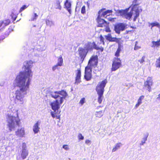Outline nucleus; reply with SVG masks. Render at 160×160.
<instances>
[{
  "label": "nucleus",
  "mask_w": 160,
  "mask_h": 160,
  "mask_svg": "<svg viewBox=\"0 0 160 160\" xmlns=\"http://www.w3.org/2000/svg\"><path fill=\"white\" fill-rule=\"evenodd\" d=\"M10 22V21L9 19L0 21V31H2L5 27L9 25Z\"/></svg>",
  "instance_id": "nucleus-15"
},
{
  "label": "nucleus",
  "mask_w": 160,
  "mask_h": 160,
  "mask_svg": "<svg viewBox=\"0 0 160 160\" xmlns=\"http://www.w3.org/2000/svg\"><path fill=\"white\" fill-rule=\"evenodd\" d=\"M46 49L45 45H43L40 49V50L41 51H44Z\"/></svg>",
  "instance_id": "nucleus-45"
},
{
  "label": "nucleus",
  "mask_w": 160,
  "mask_h": 160,
  "mask_svg": "<svg viewBox=\"0 0 160 160\" xmlns=\"http://www.w3.org/2000/svg\"><path fill=\"white\" fill-rule=\"evenodd\" d=\"M15 135L18 137L22 138L24 137L25 131L24 128H18L15 132Z\"/></svg>",
  "instance_id": "nucleus-13"
},
{
  "label": "nucleus",
  "mask_w": 160,
  "mask_h": 160,
  "mask_svg": "<svg viewBox=\"0 0 160 160\" xmlns=\"http://www.w3.org/2000/svg\"><path fill=\"white\" fill-rule=\"evenodd\" d=\"M63 63V59L62 56L60 55L58 59V62L57 64L59 65V67H61L62 66Z\"/></svg>",
  "instance_id": "nucleus-24"
},
{
  "label": "nucleus",
  "mask_w": 160,
  "mask_h": 160,
  "mask_svg": "<svg viewBox=\"0 0 160 160\" xmlns=\"http://www.w3.org/2000/svg\"><path fill=\"white\" fill-rule=\"evenodd\" d=\"M16 10L15 9H13L12 11V14L11 15L12 18L14 19V20H15L17 18V13L15 12Z\"/></svg>",
  "instance_id": "nucleus-27"
},
{
  "label": "nucleus",
  "mask_w": 160,
  "mask_h": 160,
  "mask_svg": "<svg viewBox=\"0 0 160 160\" xmlns=\"http://www.w3.org/2000/svg\"><path fill=\"white\" fill-rule=\"evenodd\" d=\"M157 99L158 100L160 101V93L158 95V97L157 98Z\"/></svg>",
  "instance_id": "nucleus-46"
},
{
  "label": "nucleus",
  "mask_w": 160,
  "mask_h": 160,
  "mask_svg": "<svg viewBox=\"0 0 160 160\" xmlns=\"http://www.w3.org/2000/svg\"><path fill=\"white\" fill-rule=\"evenodd\" d=\"M98 62V58L97 56L92 57L89 60L88 65L85 68L84 78L86 80L89 81L91 79L92 68L96 67L97 65Z\"/></svg>",
  "instance_id": "nucleus-5"
},
{
  "label": "nucleus",
  "mask_w": 160,
  "mask_h": 160,
  "mask_svg": "<svg viewBox=\"0 0 160 160\" xmlns=\"http://www.w3.org/2000/svg\"><path fill=\"white\" fill-rule=\"evenodd\" d=\"M85 143L89 145L91 143V142L90 140H87L85 141Z\"/></svg>",
  "instance_id": "nucleus-44"
},
{
  "label": "nucleus",
  "mask_w": 160,
  "mask_h": 160,
  "mask_svg": "<svg viewBox=\"0 0 160 160\" xmlns=\"http://www.w3.org/2000/svg\"><path fill=\"white\" fill-rule=\"evenodd\" d=\"M105 37L107 40L110 42L115 41L117 39L116 38H112L110 34H108L107 35L105 36Z\"/></svg>",
  "instance_id": "nucleus-23"
},
{
  "label": "nucleus",
  "mask_w": 160,
  "mask_h": 160,
  "mask_svg": "<svg viewBox=\"0 0 160 160\" xmlns=\"http://www.w3.org/2000/svg\"><path fill=\"white\" fill-rule=\"evenodd\" d=\"M78 50L80 57L82 58H84L88 52L84 48H79Z\"/></svg>",
  "instance_id": "nucleus-16"
},
{
  "label": "nucleus",
  "mask_w": 160,
  "mask_h": 160,
  "mask_svg": "<svg viewBox=\"0 0 160 160\" xmlns=\"http://www.w3.org/2000/svg\"><path fill=\"white\" fill-rule=\"evenodd\" d=\"M28 155V152L25 149V146L24 147L23 146L21 155V158L17 157V160H23L26 158Z\"/></svg>",
  "instance_id": "nucleus-12"
},
{
  "label": "nucleus",
  "mask_w": 160,
  "mask_h": 160,
  "mask_svg": "<svg viewBox=\"0 0 160 160\" xmlns=\"http://www.w3.org/2000/svg\"><path fill=\"white\" fill-rule=\"evenodd\" d=\"M145 56L142 57L141 59H140L138 60V61L141 64L142 63L145 61Z\"/></svg>",
  "instance_id": "nucleus-33"
},
{
  "label": "nucleus",
  "mask_w": 160,
  "mask_h": 160,
  "mask_svg": "<svg viewBox=\"0 0 160 160\" xmlns=\"http://www.w3.org/2000/svg\"><path fill=\"white\" fill-rule=\"evenodd\" d=\"M148 26L151 27V29H152V28L154 27H156L160 29V25L159 23L157 22H155L152 23H148Z\"/></svg>",
  "instance_id": "nucleus-20"
},
{
  "label": "nucleus",
  "mask_w": 160,
  "mask_h": 160,
  "mask_svg": "<svg viewBox=\"0 0 160 160\" xmlns=\"http://www.w3.org/2000/svg\"><path fill=\"white\" fill-rule=\"evenodd\" d=\"M81 76V72L80 70H77V72L76 73V83L78 84L80 82V78Z\"/></svg>",
  "instance_id": "nucleus-19"
},
{
  "label": "nucleus",
  "mask_w": 160,
  "mask_h": 160,
  "mask_svg": "<svg viewBox=\"0 0 160 160\" xmlns=\"http://www.w3.org/2000/svg\"><path fill=\"white\" fill-rule=\"evenodd\" d=\"M71 2L68 0H67L65 3V8L68 11L70 14L71 13Z\"/></svg>",
  "instance_id": "nucleus-17"
},
{
  "label": "nucleus",
  "mask_w": 160,
  "mask_h": 160,
  "mask_svg": "<svg viewBox=\"0 0 160 160\" xmlns=\"http://www.w3.org/2000/svg\"><path fill=\"white\" fill-rule=\"evenodd\" d=\"M33 62L31 60L27 61L23 63L24 71L20 72L14 81L13 84L19 89L15 91V102L16 103L22 105L24 103L25 96L29 91V85L32 76L31 68Z\"/></svg>",
  "instance_id": "nucleus-1"
},
{
  "label": "nucleus",
  "mask_w": 160,
  "mask_h": 160,
  "mask_svg": "<svg viewBox=\"0 0 160 160\" xmlns=\"http://www.w3.org/2000/svg\"><path fill=\"white\" fill-rule=\"evenodd\" d=\"M40 123L41 121H38L33 125L32 128L34 134L37 133L39 131V129H40V128H39V126Z\"/></svg>",
  "instance_id": "nucleus-14"
},
{
  "label": "nucleus",
  "mask_w": 160,
  "mask_h": 160,
  "mask_svg": "<svg viewBox=\"0 0 160 160\" xmlns=\"http://www.w3.org/2000/svg\"><path fill=\"white\" fill-rule=\"evenodd\" d=\"M153 84L152 78L151 77L148 78L147 80L144 82V86L146 89L149 92L151 91V87Z\"/></svg>",
  "instance_id": "nucleus-10"
},
{
  "label": "nucleus",
  "mask_w": 160,
  "mask_h": 160,
  "mask_svg": "<svg viewBox=\"0 0 160 160\" xmlns=\"http://www.w3.org/2000/svg\"><path fill=\"white\" fill-rule=\"evenodd\" d=\"M81 12L82 13L84 14L86 12V9H85V6H83L81 9Z\"/></svg>",
  "instance_id": "nucleus-39"
},
{
  "label": "nucleus",
  "mask_w": 160,
  "mask_h": 160,
  "mask_svg": "<svg viewBox=\"0 0 160 160\" xmlns=\"http://www.w3.org/2000/svg\"><path fill=\"white\" fill-rule=\"evenodd\" d=\"M147 137L148 136L145 137L143 138L141 142V143H140V145H143V144L145 143L146 141L147 140Z\"/></svg>",
  "instance_id": "nucleus-32"
},
{
  "label": "nucleus",
  "mask_w": 160,
  "mask_h": 160,
  "mask_svg": "<svg viewBox=\"0 0 160 160\" xmlns=\"http://www.w3.org/2000/svg\"><path fill=\"white\" fill-rule=\"evenodd\" d=\"M85 102V98H83L81 99L79 103L81 105H82Z\"/></svg>",
  "instance_id": "nucleus-36"
},
{
  "label": "nucleus",
  "mask_w": 160,
  "mask_h": 160,
  "mask_svg": "<svg viewBox=\"0 0 160 160\" xmlns=\"http://www.w3.org/2000/svg\"><path fill=\"white\" fill-rule=\"evenodd\" d=\"M45 22L47 25L50 27L53 26L54 25V23L52 21H50L48 19H46Z\"/></svg>",
  "instance_id": "nucleus-26"
},
{
  "label": "nucleus",
  "mask_w": 160,
  "mask_h": 160,
  "mask_svg": "<svg viewBox=\"0 0 160 160\" xmlns=\"http://www.w3.org/2000/svg\"><path fill=\"white\" fill-rule=\"evenodd\" d=\"M160 46V39L156 42L152 41V42L151 47L152 48L159 47Z\"/></svg>",
  "instance_id": "nucleus-21"
},
{
  "label": "nucleus",
  "mask_w": 160,
  "mask_h": 160,
  "mask_svg": "<svg viewBox=\"0 0 160 160\" xmlns=\"http://www.w3.org/2000/svg\"><path fill=\"white\" fill-rule=\"evenodd\" d=\"M121 51V46L119 45L118 48V49L115 52V56L117 57H118L119 56V53Z\"/></svg>",
  "instance_id": "nucleus-29"
},
{
  "label": "nucleus",
  "mask_w": 160,
  "mask_h": 160,
  "mask_svg": "<svg viewBox=\"0 0 160 160\" xmlns=\"http://www.w3.org/2000/svg\"><path fill=\"white\" fill-rule=\"evenodd\" d=\"M38 16V15L34 13V15L32 16V17L31 18L30 21H34L36 20Z\"/></svg>",
  "instance_id": "nucleus-34"
},
{
  "label": "nucleus",
  "mask_w": 160,
  "mask_h": 160,
  "mask_svg": "<svg viewBox=\"0 0 160 160\" xmlns=\"http://www.w3.org/2000/svg\"><path fill=\"white\" fill-rule=\"evenodd\" d=\"M3 84H4L3 83H2V84H0V86H2L3 85Z\"/></svg>",
  "instance_id": "nucleus-47"
},
{
  "label": "nucleus",
  "mask_w": 160,
  "mask_h": 160,
  "mask_svg": "<svg viewBox=\"0 0 160 160\" xmlns=\"http://www.w3.org/2000/svg\"><path fill=\"white\" fill-rule=\"evenodd\" d=\"M28 6H27L26 5H23L22 7L19 10V12H22L23 10L26 9L28 8Z\"/></svg>",
  "instance_id": "nucleus-35"
},
{
  "label": "nucleus",
  "mask_w": 160,
  "mask_h": 160,
  "mask_svg": "<svg viewBox=\"0 0 160 160\" xmlns=\"http://www.w3.org/2000/svg\"><path fill=\"white\" fill-rule=\"evenodd\" d=\"M62 148L65 150H68L69 149V148L68 145H64L63 146Z\"/></svg>",
  "instance_id": "nucleus-42"
},
{
  "label": "nucleus",
  "mask_w": 160,
  "mask_h": 160,
  "mask_svg": "<svg viewBox=\"0 0 160 160\" xmlns=\"http://www.w3.org/2000/svg\"><path fill=\"white\" fill-rule=\"evenodd\" d=\"M51 95L52 98L56 99L55 101L51 102L50 104L52 109L54 111V112H51V115L53 118H56L58 119L59 118L60 115L57 114L55 112L59 108L60 105L62 103L64 99L67 96L68 94L66 91L62 90L52 92Z\"/></svg>",
  "instance_id": "nucleus-2"
},
{
  "label": "nucleus",
  "mask_w": 160,
  "mask_h": 160,
  "mask_svg": "<svg viewBox=\"0 0 160 160\" xmlns=\"http://www.w3.org/2000/svg\"><path fill=\"white\" fill-rule=\"evenodd\" d=\"M104 113V111H101L99 112H96L95 114L96 117L100 118L103 116Z\"/></svg>",
  "instance_id": "nucleus-25"
},
{
  "label": "nucleus",
  "mask_w": 160,
  "mask_h": 160,
  "mask_svg": "<svg viewBox=\"0 0 160 160\" xmlns=\"http://www.w3.org/2000/svg\"><path fill=\"white\" fill-rule=\"evenodd\" d=\"M121 65V61L120 59L118 58H115L113 60L112 64V70L115 71L119 68Z\"/></svg>",
  "instance_id": "nucleus-9"
},
{
  "label": "nucleus",
  "mask_w": 160,
  "mask_h": 160,
  "mask_svg": "<svg viewBox=\"0 0 160 160\" xmlns=\"http://www.w3.org/2000/svg\"><path fill=\"white\" fill-rule=\"evenodd\" d=\"M105 10V8L102 9L98 12V15L97 18L98 27H104L108 25V23L102 18H106L107 16L110 15V14L112 12V10L104 11Z\"/></svg>",
  "instance_id": "nucleus-6"
},
{
  "label": "nucleus",
  "mask_w": 160,
  "mask_h": 160,
  "mask_svg": "<svg viewBox=\"0 0 160 160\" xmlns=\"http://www.w3.org/2000/svg\"><path fill=\"white\" fill-rule=\"evenodd\" d=\"M108 25L106 27H104L105 28V31H106V32H110V28L108 27Z\"/></svg>",
  "instance_id": "nucleus-43"
},
{
  "label": "nucleus",
  "mask_w": 160,
  "mask_h": 160,
  "mask_svg": "<svg viewBox=\"0 0 160 160\" xmlns=\"http://www.w3.org/2000/svg\"><path fill=\"white\" fill-rule=\"evenodd\" d=\"M98 102L99 103H101L102 101L103 98V94H98Z\"/></svg>",
  "instance_id": "nucleus-28"
},
{
  "label": "nucleus",
  "mask_w": 160,
  "mask_h": 160,
  "mask_svg": "<svg viewBox=\"0 0 160 160\" xmlns=\"http://www.w3.org/2000/svg\"><path fill=\"white\" fill-rule=\"evenodd\" d=\"M18 110L13 109L8 112L6 116L7 126L9 130H14L17 125H19L20 120L19 118Z\"/></svg>",
  "instance_id": "nucleus-4"
},
{
  "label": "nucleus",
  "mask_w": 160,
  "mask_h": 160,
  "mask_svg": "<svg viewBox=\"0 0 160 160\" xmlns=\"http://www.w3.org/2000/svg\"><path fill=\"white\" fill-rule=\"evenodd\" d=\"M104 38L102 36V35L100 36V43L101 44L102 43L103 44H104Z\"/></svg>",
  "instance_id": "nucleus-37"
},
{
  "label": "nucleus",
  "mask_w": 160,
  "mask_h": 160,
  "mask_svg": "<svg viewBox=\"0 0 160 160\" xmlns=\"http://www.w3.org/2000/svg\"><path fill=\"white\" fill-rule=\"evenodd\" d=\"M122 146V144L121 142H118L115 144L112 150V152H114L118 149L120 148Z\"/></svg>",
  "instance_id": "nucleus-18"
},
{
  "label": "nucleus",
  "mask_w": 160,
  "mask_h": 160,
  "mask_svg": "<svg viewBox=\"0 0 160 160\" xmlns=\"http://www.w3.org/2000/svg\"><path fill=\"white\" fill-rule=\"evenodd\" d=\"M137 0H134L132 5L125 9L118 10L116 12V14L118 16H122L128 20H130L132 16H133V21H135L139 15V10L138 8L139 4L137 3Z\"/></svg>",
  "instance_id": "nucleus-3"
},
{
  "label": "nucleus",
  "mask_w": 160,
  "mask_h": 160,
  "mask_svg": "<svg viewBox=\"0 0 160 160\" xmlns=\"http://www.w3.org/2000/svg\"><path fill=\"white\" fill-rule=\"evenodd\" d=\"M59 66L57 64L54 66L52 68V70L53 71H55L56 69H58V67Z\"/></svg>",
  "instance_id": "nucleus-41"
},
{
  "label": "nucleus",
  "mask_w": 160,
  "mask_h": 160,
  "mask_svg": "<svg viewBox=\"0 0 160 160\" xmlns=\"http://www.w3.org/2000/svg\"><path fill=\"white\" fill-rule=\"evenodd\" d=\"M60 2L59 0H56V3H57V6L56 7V8L60 10L61 9V7L60 5Z\"/></svg>",
  "instance_id": "nucleus-31"
},
{
  "label": "nucleus",
  "mask_w": 160,
  "mask_h": 160,
  "mask_svg": "<svg viewBox=\"0 0 160 160\" xmlns=\"http://www.w3.org/2000/svg\"><path fill=\"white\" fill-rule=\"evenodd\" d=\"M84 48L87 50L88 52V51H91L93 48L96 50H100L102 51H103L102 48L98 47L95 44L94 42H88L84 45Z\"/></svg>",
  "instance_id": "nucleus-7"
},
{
  "label": "nucleus",
  "mask_w": 160,
  "mask_h": 160,
  "mask_svg": "<svg viewBox=\"0 0 160 160\" xmlns=\"http://www.w3.org/2000/svg\"><path fill=\"white\" fill-rule=\"evenodd\" d=\"M126 27L125 24L123 23H119L116 25L114 27L116 33L119 34L121 31L124 30Z\"/></svg>",
  "instance_id": "nucleus-11"
},
{
  "label": "nucleus",
  "mask_w": 160,
  "mask_h": 160,
  "mask_svg": "<svg viewBox=\"0 0 160 160\" xmlns=\"http://www.w3.org/2000/svg\"><path fill=\"white\" fill-rule=\"evenodd\" d=\"M137 44H138V42L137 41L136 42L135 44V47H134V49L135 50H137L139 48H140V47H139V46H138L137 45Z\"/></svg>",
  "instance_id": "nucleus-40"
},
{
  "label": "nucleus",
  "mask_w": 160,
  "mask_h": 160,
  "mask_svg": "<svg viewBox=\"0 0 160 160\" xmlns=\"http://www.w3.org/2000/svg\"><path fill=\"white\" fill-rule=\"evenodd\" d=\"M144 96L143 95L141 96H140L138 100V103L136 105L135 107L136 108H138V107L142 103V100L144 98Z\"/></svg>",
  "instance_id": "nucleus-22"
},
{
  "label": "nucleus",
  "mask_w": 160,
  "mask_h": 160,
  "mask_svg": "<svg viewBox=\"0 0 160 160\" xmlns=\"http://www.w3.org/2000/svg\"><path fill=\"white\" fill-rule=\"evenodd\" d=\"M78 138L79 140H82L84 139V137L82 136L81 133H79L78 135Z\"/></svg>",
  "instance_id": "nucleus-38"
},
{
  "label": "nucleus",
  "mask_w": 160,
  "mask_h": 160,
  "mask_svg": "<svg viewBox=\"0 0 160 160\" xmlns=\"http://www.w3.org/2000/svg\"><path fill=\"white\" fill-rule=\"evenodd\" d=\"M155 66L157 68H160V56L157 59L155 62Z\"/></svg>",
  "instance_id": "nucleus-30"
},
{
  "label": "nucleus",
  "mask_w": 160,
  "mask_h": 160,
  "mask_svg": "<svg viewBox=\"0 0 160 160\" xmlns=\"http://www.w3.org/2000/svg\"><path fill=\"white\" fill-rule=\"evenodd\" d=\"M107 82V81L105 80L98 84L96 88V90L98 94H103L104 88Z\"/></svg>",
  "instance_id": "nucleus-8"
}]
</instances>
